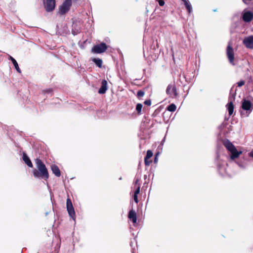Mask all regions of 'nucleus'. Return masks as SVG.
Returning <instances> with one entry per match:
<instances>
[{
  "label": "nucleus",
  "instance_id": "obj_2",
  "mask_svg": "<svg viewBox=\"0 0 253 253\" xmlns=\"http://www.w3.org/2000/svg\"><path fill=\"white\" fill-rule=\"evenodd\" d=\"M223 144L231 153L230 158L232 160L238 158L242 153V151H238L237 150L235 146L228 139L224 140Z\"/></svg>",
  "mask_w": 253,
  "mask_h": 253
},
{
  "label": "nucleus",
  "instance_id": "obj_1",
  "mask_svg": "<svg viewBox=\"0 0 253 253\" xmlns=\"http://www.w3.org/2000/svg\"><path fill=\"white\" fill-rule=\"evenodd\" d=\"M35 164L37 169L32 170L34 176L36 178L47 180L49 178V174L44 164L41 159L37 158L35 160Z\"/></svg>",
  "mask_w": 253,
  "mask_h": 253
},
{
  "label": "nucleus",
  "instance_id": "obj_17",
  "mask_svg": "<svg viewBox=\"0 0 253 253\" xmlns=\"http://www.w3.org/2000/svg\"><path fill=\"white\" fill-rule=\"evenodd\" d=\"M8 59L9 60H10L11 61V62H12V63H13V65H14L16 70L18 73H21V70L19 68L18 64L17 61H16V60L14 58H13L12 56H9Z\"/></svg>",
  "mask_w": 253,
  "mask_h": 253
},
{
  "label": "nucleus",
  "instance_id": "obj_8",
  "mask_svg": "<svg viewBox=\"0 0 253 253\" xmlns=\"http://www.w3.org/2000/svg\"><path fill=\"white\" fill-rule=\"evenodd\" d=\"M243 20L246 23L250 22L253 19V13L251 11H247L245 9L242 14Z\"/></svg>",
  "mask_w": 253,
  "mask_h": 253
},
{
  "label": "nucleus",
  "instance_id": "obj_29",
  "mask_svg": "<svg viewBox=\"0 0 253 253\" xmlns=\"http://www.w3.org/2000/svg\"><path fill=\"white\" fill-rule=\"evenodd\" d=\"M238 165L241 168H246V167L247 166V164H240L239 163H238Z\"/></svg>",
  "mask_w": 253,
  "mask_h": 253
},
{
  "label": "nucleus",
  "instance_id": "obj_9",
  "mask_svg": "<svg viewBox=\"0 0 253 253\" xmlns=\"http://www.w3.org/2000/svg\"><path fill=\"white\" fill-rule=\"evenodd\" d=\"M166 92L172 98L176 97L178 94L174 84H169L167 88Z\"/></svg>",
  "mask_w": 253,
  "mask_h": 253
},
{
  "label": "nucleus",
  "instance_id": "obj_6",
  "mask_svg": "<svg viewBox=\"0 0 253 253\" xmlns=\"http://www.w3.org/2000/svg\"><path fill=\"white\" fill-rule=\"evenodd\" d=\"M66 207L70 216L75 221V212L72 202L69 198L67 199Z\"/></svg>",
  "mask_w": 253,
  "mask_h": 253
},
{
  "label": "nucleus",
  "instance_id": "obj_19",
  "mask_svg": "<svg viewBox=\"0 0 253 253\" xmlns=\"http://www.w3.org/2000/svg\"><path fill=\"white\" fill-rule=\"evenodd\" d=\"M92 61L96 64L99 68H101L102 65V60L100 58H93Z\"/></svg>",
  "mask_w": 253,
  "mask_h": 253
},
{
  "label": "nucleus",
  "instance_id": "obj_18",
  "mask_svg": "<svg viewBox=\"0 0 253 253\" xmlns=\"http://www.w3.org/2000/svg\"><path fill=\"white\" fill-rule=\"evenodd\" d=\"M227 106L229 115L231 116L234 112V105L232 101H230Z\"/></svg>",
  "mask_w": 253,
  "mask_h": 253
},
{
  "label": "nucleus",
  "instance_id": "obj_14",
  "mask_svg": "<svg viewBox=\"0 0 253 253\" xmlns=\"http://www.w3.org/2000/svg\"><path fill=\"white\" fill-rule=\"evenodd\" d=\"M107 90V82L105 80H103L101 82V86L98 90L99 94H104Z\"/></svg>",
  "mask_w": 253,
  "mask_h": 253
},
{
  "label": "nucleus",
  "instance_id": "obj_39",
  "mask_svg": "<svg viewBox=\"0 0 253 253\" xmlns=\"http://www.w3.org/2000/svg\"><path fill=\"white\" fill-rule=\"evenodd\" d=\"M119 179H120V180H121V179H122V177H120V178H119Z\"/></svg>",
  "mask_w": 253,
  "mask_h": 253
},
{
  "label": "nucleus",
  "instance_id": "obj_33",
  "mask_svg": "<svg viewBox=\"0 0 253 253\" xmlns=\"http://www.w3.org/2000/svg\"><path fill=\"white\" fill-rule=\"evenodd\" d=\"M249 156L253 158V150L249 153Z\"/></svg>",
  "mask_w": 253,
  "mask_h": 253
},
{
  "label": "nucleus",
  "instance_id": "obj_34",
  "mask_svg": "<svg viewBox=\"0 0 253 253\" xmlns=\"http://www.w3.org/2000/svg\"><path fill=\"white\" fill-rule=\"evenodd\" d=\"M72 33L73 35H76L78 33V31H75L74 30L72 31Z\"/></svg>",
  "mask_w": 253,
  "mask_h": 253
},
{
  "label": "nucleus",
  "instance_id": "obj_13",
  "mask_svg": "<svg viewBox=\"0 0 253 253\" xmlns=\"http://www.w3.org/2000/svg\"><path fill=\"white\" fill-rule=\"evenodd\" d=\"M227 164L225 162H222L221 164H218L217 169L220 174L223 175L226 173V169L225 168V166Z\"/></svg>",
  "mask_w": 253,
  "mask_h": 253
},
{
  "label": "nucleus",
  "instance_id": "obj_15",
  "mask_svg": "<svg viewBox=\"0 0 253 253\" xmlns=\"http://www.w3.org/2000/svg\"><path fill=\"white\" fill-rule=\"evenodd\" d=\"M51 169L54 175L57 177H59L61 175L60 170L59 168L55 165H52L51 166Z\"/></svg>",
  "mask_w": 253,
  "mask_h": 253
},
{
  "label": "nucleus",
  "instance_id": "obj_23",
  "mask_svg": "<svg viewBox=\"0 0 253 253\" xmlns=\"http://www.w3.org/2000/svg\"><path fill=\"white\" fill-rule=\"evenodd\" d=\"M142 108V105L141 104L138 103L136 105V110L139 114H140L141 113Z\"/></svg>",
  "mask_w": 253,
  "mask_h": 253
},
{
  "label": "nucleus",
  "instance_id": "obj_32",
  "mask_svg": "<svg viewBox=\"0 0 253 253\" xmlns=\"http://www.w3.org/2000/svg\"><path fill=\"white\" fill-rule=\"evenodd\" d=\"M43 92L44 93H50L52 92V89L50 88L47 89L46 90H43Z\"/></svg>",
  "mask_w": 253,
  "mask_h": 253
},
{
  "label": "nucleus",
  "instance_id": "obj_30",
  "mask_svg": "<svg viewBox=\"0 0 253 253\" xmlns=\"http://www.w3.org/2000/svg\"><path fill=\"white\" fill-rule=\"evenodd\" d=\"M133 199H134V201H135V202L136 203H138V201L137 195H134V196H133Z\"/></svg>",
  "mask_w": 253,
  "mask_h": 253
},
{
  "label": "nucleus",
  "instance_id": "obj_12",
  "mask_svg": "<svg viewBox=\"0 0 253 253\" xmlns=\"http://www.w3.org/2000/svg\"><path fill=\"white\" fill-rule=\"evenodd\" d=\"M128 218L132 221L133 224H135L137 222V216L135 211L133 210H130L128 214Z\"/></svg>",
  "mask_w": 253,
  "mask_h": 253
},
{
  "label": "nucleus",
  "instance_id": "obj_24",
  "mask_svg": "<svg viewBox=\"0 0 253 253\" xmlns=\"http://www.w3.org/2000/svg\"><path fill=\"white\" fill-rule=\"evenodd\" d=\"M245 84V82L243 80H241L237 83V84L238 86H239V87H241L242 86L244 85Z\"/></svg>",
  "mask_w": 253,
  "mask_h": 253
},
{
  "label": "nucleus",
  "instance_id": "obj_31",
  "mask_svg": "<svg viewBox=\"0 0 253 253\" xmlns=\"http://www.w3.org/2000/svg\"><path fill=\"white\" fill-rule=\"evenodd\" d=\"M159 4L160 6H163L165 4V2L164 0H160L159 1Z\"/></svg>",
  "mask_w": 253,
  "mask_h": 253
},
{
  "label": "nucleus",
  "instance_id": "obj_5",
  "mask_svg": "<svg viewBox=\"0 0 253 253\" xmlns=\"http://www.w3.org/2000/svg\"><path fill=\"white\" fill-rule=\"evenodd\" d=\"M242 109L246 111V116H248L253 109V104L249 100L244 99L242 104Z\"/></svg>",
  "mask_w": 253,
  "mask_h": 253
},
{
  "label": "nucleus",
  "instance_id": "obj_37",
  "mask_svg": "<svg viewBox=\"0 0 253 253\" xmlns=\"http://www.w3.org/2000/svg\"><path fill=\"white\" fill-rule=\"evenodd\" d=\"M181 0L183 2V3H185V1H187L188 0Z\"/></svg>",
  "mask_w": 253,
  "mask_h": 253
},
{
  "label": "nucleus",
  "instance_id": "obj_16",
  "mask_svg": "<svg viewBox=\"0 0 253 253\" xmlns=\"http://www.w3.org/2000/svg\"><path fill=\"white\" fill-rule=\"evenodd\" d=\"M23 160L29 167L33 168V164L31 162L29 157L27 155V154L25 153H23Z\"/></svg>",
  "mask_w": 253,
  "mask_h": 253
},
{
  "label": "nucleus",
  "instance_id": "obj_20",
  "mask_svg": "<svg viewBox=\"0 0 253 253\" xmlns=\"http://www.w3.org/2000/svg\"><path fill=\"white\" fill-rule=\"evenodd\" d=\"M184 4L188 12L189 13H191L192 12L193 9L192 5L191 3L189 2V0H188L187 1H185V2L184 3Z\"/></svg>",
  "mask_w": 253,
  "mask_h": 253
},
{
  "label": "nucleus",
  "instance_id": "obj_21",
  "mask_svg": "<svg viewBox=\"0 0 253 253\" xmlns=\"http://www.w3.org/2000/svg\"><path fill=\"white\" fill-rule=\"evenodd\" d=\"M176 109V106L174 104H171L167 107V110L169 112H174Z\"/></svg>",
  "mask_w": 253,
  "mask_h": 253
},
{
  "label": "nucleus",
  "instance_id": "obj_36",
  "mask_svg": "<svg viewBox=\"0 0 253 253\" xmlns=\"http://www.w3.org/2000/svg\"><path fill=\"white\" fill-rule=\"evenodd\" d=\"M154 162L157 163V156H155Z\"/></svg>",
  "mask_w": 253,
  "mask_h": 253
},
{
  "label": "nucleus",
  "instance_id": "obj_25",
  "mask_svg": "<svg viewBox=\"0 0 253 253\" xmlns=\"http://www.w3.org/2000/svg\"><path fill=\"white\" fill-rule=\"evenodd\" d=\"M137 96L139 97H142L144 95V92L142 90H139L137 92Z\"/></svg>",
  "mask_w": 253,
  "mask_h": 253
},
{
  "label": "nucleus",
  "instance_id": "obj_11",
  "mask_svg": "<svg viewBox=\"0 0 253 253\" xmlns=\"http://www.w3.org/2000/svg\"><path fill=\"white\" fill-rule=\"evenodd\" d=\"M226 53L230 63L234 65V54L233 48L229 44L227 47Z\"/></svg>",
  "mask_w": 253,
  "mask_h": 253
},
{
  "label": "nucleus",
  "instance_id": "obj_35",
  "mask_svg": "<svg viewBox=\"0 0 253 253\" xmlns=\"http://www.w3.org/2000/svg\"><path fill=\"white\" fill-rule=\"evenodd\" d=\"M138 182H139V179H138V178L136 179L135 180V182H134L135 184H137L138 183Z\"/></svg>",
  "mask_w": 253,
  "mask_h": 253
},
{
  "label": "nucleus",
  "instance_id": "obj_26",
  "mask_svg": "<svg viewBox=\"0 0 253 253\" xmlns=\"http://www.w3.org/2000/svg\"><path fill=\"white\" fill-rule=\"evenodd\" d=\"M140 192V186H138L136 189L135 190L134 194L135 195H137Z\"/></svg>",
  "mask_w": 253,
  "mask_h": 253
},
{
  "label": "nucleus",
  "instance_id": "obj_7",
  "mask_svg": "<svg viewBox=\"0 0 253 253\" xmlns=\"http://www.w3.org/2000/svg\"><path fill=\"white\" fill-rule=\"evenodd\" d=\"M44 8L47 12L52 11L55 7V0H43Z\"/></svg>",
  "mask_w": 253,
  "mask_h": 253
},
{
  "label": "nucleus",
  "instance_id": "obj_3",
  "mask_svg": "<svg viewBox=\"0 0 253 253\" xmlns=\"http://www.w3.org/2000/svg\"><path fill=\"white\" fill-rule=\"evenodd\" d=\"M72 5V0H65L59 8V13L63 15L67 13Z\"/></svg>",
  "mask_w": 253,
  "mask_h": 253
},
{
  "label": "nucleus",
  "instance_id": "obj_28",
  "mask_svg": "<svg viewBox=\"0 0 253 253\" xmlns=\"http://www.w3.org/2000/svg\"><path fill=\"white\" fill-rule=\"evenodd\" d=\"M144 163L146 166H149L150 164L151 161H148V159H145V158H144Z\"/></svg>",
  "mask_w": 253,
  "mask_h": 253
},
{
  "label": "nucleus",
  "instance_id": "obj_27",
  "mask_svg": "<svg viewBox=\"0 0 253 253\" xmlns=\"http://www.w3.org/2000/svg\"><path fill=\"white\" fill-rule=\"evenodd\" d=\"M145 105L150 106L151 104V101L150 100H146L144 102Z\"/></svg>",
  "mask_w": 253,
  "mask_h": 253
},
{
  "label": "nucleus",
  "instance_id": "obj_40",
  "mask_svg": "<svg viewBox=\"0 0 253 253\" xmlns=\"http://www.w3.org/2000/svg\"><path fill=\"white\" fill-rule=\"evenodd\" d=\"M253 32V30H252Z\"/></svg>",
  "mask_w": 253,
  "mask_h": 253
},
{
  "label": "nucleus",
  "instance_id": "obj_10",
  "mask_svg": "<svg viewBox=\"0 0 253 253\" xmlns=\"http://www.w3.org/2000/svg\"><path fill=\"white\" fill-rule=\"evenodd\" d=\"M243 43L246 48L253 49V36L245 37L243 40Z\"/></svg>",
  "mask_w": 253,
  "mask_h": 253
},
{
  "label": "nucleus",
  "instance_id": "obj_4",
  "mask_svg": "<svg viewBox=\"0 0 253 253\" xmlns=\"http://www.w3.org/2000/svg\"><path fill=\"white\" fill-rule=\"evenodd\" d=\"M107 45L104 42L94 45L91 49L92 52L95 53H102L107 49Z\"/></svg>",
  "mask_w": 253,
  "mask_h": 253
},
{
  "label": "nucleus",
  "instance_id": "obj_22",
  "mask_svg": "<svg viewBox=\"0 0 253 253\" xmlns=\"http://www.w3.org/2000/svg\"><path fill=\"white\" fill-rule=\"evenodd\" d=\"M153 156V153L151 150H148L147 151L146 155L145 157V159H149L151 158Z\"/></svg>",
  "mask_w": 253,
  "mask_h": 253
},
{
  "label": "nucleus",
  "instance_id": "obj_38",
  "mask_svg": "<svg viewBox=\"0 0 253 253\" xmlns=\"http://www.w3.org/2000/svg\"><path fill=\"white\" fill-rule=\"evenodd\" d=\"M165 141V138L162 141V143H163Z\"/></svg>",
  "mask_w": 253,
  "mask_h": 253
}]
</instances>
